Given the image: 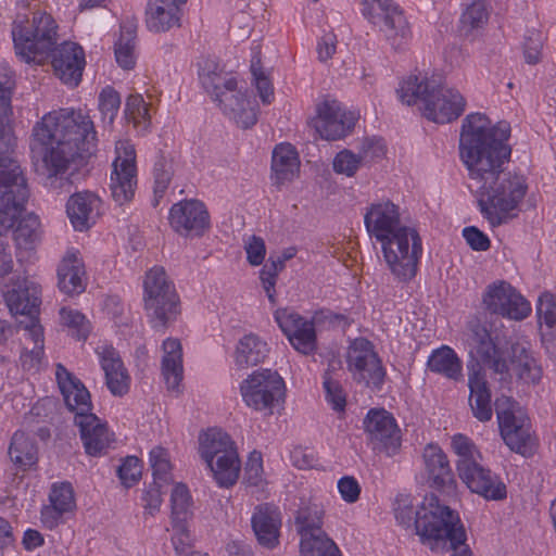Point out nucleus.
Listing matches in <instances>:
<instances>
[{"mask_svg": "<svg viewBox=\"0 0 556 556\" xmlns=\"http://www.w3.org/2000/svg\"><path fill=\"white\" fill-rule=\"evenodd\" d=\"M170 503L173 522H177L182 528V522L187 520L191 505V497L185 484L177 483L174 486Z\"/></svg>", "mask_w": 556, "mask_h": 556, "instance_id": "de8ad7c7", "label": "nucleus"}, {"mask_svg": "<svg viewBox=\"0 0 556 556\" xmlns=\"http://www.w3.org/2000/svg\"><path fill=\"white\" fill-rule=\"evenodd\" d=\"M364 17L383 33L394 50L406 45L410 29L403 12L392 0H362Z\"/></svg>", "mask_w": 556, "mask_h": 556, "instance_id": "4468645a", "label": "nucleus"}, {"mask_svg": "<svg viewBox=\"0 0 556 556\" xmlns=\"http://www.w3.org/2000/svg\"><path fill=\"white\" fill-rule=\"evenodd\" d=\"M250 71L262 102L264 104H269L274 98V89L270 80L262 68L260 51L254 52L251 59Z\"/></svg>", "mask_w": 556, "mask_h": 556, "instance_id": "09e8293b", "label": "nucleus"}, {"mask_svg": "<svg viewBox=\"0 0 556 556\" xmlns=\"http://www.w3.org/2000/svg\"><path fill=\"white\" fill-rule=\"evenodd\" d=\"M101 200L89 191L77 192L67 200L66 213L75 230L89 229L100 215Z\"/></svg>", "mask_w": 556, "mask_h": 556, "instance_id": "473e14b6", "label": "nucleus"}, {"mask_svg": "<svg viewBox=\"0 0 556 556\" xmlns=\"http://www.w3.org/2000/svg\"><path fill=\"white\" fill-rule=\"evenodd\" d=\"M60 317L62 323L72 328L75 331V336L78 340H86L90 326L86 317L78 311L62 307L60 309Z\"/></svg>", "mask_w": 556, "mask_h": 556, "instance_id": "6e6d98bb", "label": "nucleus"}, {"mask_svg": "<svg viewBox=\"0 0 556 556\" xmlns=\"http://www.w3.org/2000/svg\"><path fill=\"white\" fill-rule=\"evenodd\" d=\"M395 518L404 527L414 526L416 534L432 551H453L452 556H472L466 545L465 528L456 511L440 503L435 495L426 496L419 509L397 502Z\"/></svg>", "mask_w": 556, "mask_h": 556, "instance_id": "7ed1b4c3", "label": "nucleus"}, {"mask_svg": "<svg viewBox=\"0 0 556 556\" xmlns=\"http://www.w3.org/2000/svg\"><path fill=\"white\" fill-rule=\"evenodd\" d=\"M463 237L467 244L475 251H486L490 248V239L475 226L465 227Z\"/></svg>", "mask_w": 556, "mask_h": 556, "instance_id": "69168bd1", "label": "nucleus"}, {"mask_svg": "<svg viewBox=\"0 0 556 556\" xmlns=\"http://www.w3.org/2000/svg\"><path fill=\"white\" fill-rule=\"evenodd\" d=\"M355 121V115L346 112L338 101L326 100L318 105L312 126L321 139L338 140L352 129Z\"/></svg>", "mask_w": 556, "mask_h": 556, "instance_id": "4be33fe9", "label": "nucleus"}, {"mask_svg": "<svg viewBox=\"0 0 556 556\" xmlns=\"http://www.w3.org/2000/svg\"><path fill=\"white\" fill-rule=\"evenodd\" d=\"M468 489L486 500L500 501L506 497V486L498 476L484 468L478 459L457 471Z\"/></svg>", "mask_w": 556, "mask_h": 556, "instance_id": "393cba45", "label": "nucleus"}, {"mask_svg": "<svg viewBox=\"0 0 556 556\" xmlns=\"http://www.w3.org/2000/svg\"><path fill=\"white\" fill-rule=\"evenodd\" d=\"M121 106L119 93L108 86L99 94V111L104 124L112 125Z\"/></svg>", "mask_w": 556, "mask_h": 556, "instance_id": "5fc2aeb1", "label": "nucleus"}, {"mask_svg": "<svg viewBox=\"0 0 556 556\" xmlns=\"http://www.w3.org/2000/svg\"><path fill=\"white\" fill-rule=\"evenodd\" d=\"M290 459L293 466L298 467L299 469H309L315 467L317 464L314 452L303 447H294L291 451Z\"/></svg>", "mask_w": 556, "mask_h": 556, "instance_id": "774afa93", "label": "nucleus"}, {"mask_svg": "<svg viewBox=\"0 0 556 556\" xmlns=\"http://www.w3.org/2000/svg\"><path fill=\"white\" fill-rule=\"evenodd\" d=\"M274 318L296 352L311 355L317 351V334L313 320L290 308L276 309Z\"/></svg>", "mask_w": 556, "mask_h": 556, "instance_id": "6ab92c4d", "label": "nucleus"}, {"mask_svg": "<svg viewBox=\"0 0 556 556\" xmlns=\"http://www.w3.org/2000/svg\"><path fill=\"white\" fill-rule=\"evenodd\" d=\"M56 29L55 21L46 12H34L30 20L17 15L12 27L16 54L26 63H43L56 45Z\"/></svg>", "mask_w": 556, "mask_h": 556, "instance_id": "0eeeda50", "label": "nucleus"}, {"mask_svg": "<svg viewBox=\"0 0 556 556\" xmlns=\"http://www.w3.org/2000/svg\"><path fill=\"white\" fill-rule=\"evenodd\" d=\"M377 243L395 280L405 283L416 276L422 255V241L416 228L407 225Z\"/></svg>", "mask_w": 556, "mask_h": 556, "instance_id": "1a4fd4ad", "label": "nucleus"}, {"mask_svg": "<svg viewBox=\"0 0 556 556\" xmlns=\"http://www.w3.org/2000/svg\"><path fill=\"white\" fill-rule=\"evenodd\" d=\"M300 169V160L290 143H281L273 151L271 170L276 185H283L295 178Z\"/></svg>", "mask_w": 556, "mask_h": 556, "instance_id": "e433bc0d", "label": "nucleus"}, {"mask_svg": "<svg viewBox=\"0 0 556 556\" xmlns=\"http://www.w3.org/2000/svg\"><path fill=\"white\" fill-rule=\"evenodd\" d=\"M42 146V161L52 186L72 167L81 165L97 149V132L89 115L80 110L62 109L46 114L33 131Z\"/></svg>", "mask_w": 556, "mask_h": 556, "instance_id": "f03ea898", "label": "nucleus"}, {"mask_svg": "<svg viewBox=\"0 0 556 556\" xmlns=\"http://www.w3.org/2000/svg\"><path fill=\"white\" fill-rule=\"evenodd\" d=\"M162 374L168 390L177 391L182 380V350L177 339L163 342Z\"/></svg>", "mask_w": 556, "mask_h": 556, "instance_id": "4c0bfd02", "label": "nucleus"}, {"mask_svg": "<svg viewBox=\"0 0 556 556\" xmlns=\"http://www.w3.org/2000/svg\"><path fill=\"white\" fill-rule=\"evenodd\" d=\"M55 376L64 403L74 413V422L79 414H92L90 393L84 383L62 364L56 365Z\"/></svg>", "mask_w": 556, "mask_h": 556, "instance_id": "bb28decb", "label": "nucleus"}, {"mask_svg": "<svg viewBox=\"0 0 556 556\" xmlns=\"http://www.w3.org/2000/svg\"><path fill=\"white\" fill-rule=\"evenodd\" d=\"M245 479L251 485H257L262 481L263 458L262 454L253 451L244 467Z\"/></svg>", "mask_w": 556, "mask_h": 556, "instance_id": "680f3d73", "label": "nucleus"}, {"mask_svg": "<svg viewBox=\"0 0 556 556\" xmlns=\"http://www.w3.org/2000/svg\"><path fill=\"white\" fill-rule=\"evenodd\" d=\"M251 523L257 543L262 547L273 549L279 544L281 516L277 507L269 504L256 506Z\"/></svg>", "mask_w": 556, "mask_h": 556, "instance_id": "7c9ffc66", "label": "nucleus"}, {"mask_svg": "<svg viewBox=\"0 0 556 556\" xmlns=\"http://www.w3.org/2000/svg\"><path fill=\"white\" fill-rule=\"evenodd\" d=\"M240 390L247 406L271 414L283 402L286 386L277 371L262 369L243 380Z\"/></svg>", "mask_w": 556, "mask_h": 556, "instance_id": "ddd939ff", "label": "nucleus"}, {"mask_svg": "<svg viewBox=\"0 0 556 556\" xmlns=\"http://www.w3.org/2000/svg\"><path fill=\"white\" fill-rule=\"evenodd\" d=\"M509 136L508 123L492 124L481 113L463 121L459 156L467 170V186L493 227L506 223L528 191L527 178L505 168L511 155Z\"/></svg>", "mask_w": 556, "mask_h": 556, "instance_id": "f257e3e1", "label": "nucleus"}, {"mask_svg": "<svg viewBox=\"0 0 556 556\" xmlns=\"http://www.w3.org/2000/svg\"><path fill=\"white\" fill-rule=\"evenodd\" d=\"M168 220L172 229L182 237H201L211 227L205 204L195 199L175 203L169 210Z\"/></svg>", "mask_w": 556, "mask_h": 556, "instance_id": "aec40b11", "label": "nucleus"}, {"mask_svg": "<svg viewBox=\"0 0 556 556\" xmlns=\"http://www.w3.org/2000/svg\"><path fill=\"white\" fill-rule=\"evenodd\" d=\"M346 363L354 380L365 382L375 389L381 388L386 371L369 340L355 339L349 346Z\"/></svg>", "mask_w": 556, "mask_h": 556, "instance_id": "a211bd4d", "label": "nucleus"}, {"mask_svg": "<svg viewBox=\"0 0 556 556\" xmlns=\"http://www.w3.org/2000/svg\"><path fill=\"white\" fill-rule=\"evenodd\" d=\"M536 315L541 327L544 325L549 334L556 337V296L543 293L536 304Z\"/></svg>", "mask_w": 556, "mask_h": 556, "instance_id": "8fccbe9b", "label": "nucleus"}, {"mask_svg": "<svg viewBox=\"0 0 556 556\" xmlns=\"http://www.w3.org/2000/svg\"><path fill=\"white\" fill-rule=\"evenodd\" d=\"M324 388L326 391V399L331 404L332 408L338 412L343 410L346 402L340 384L330 378H326L324 380Z\"/></svg>", "mask_w": 556, "mask_h": 556, "instance_id": "e2e57ef3", "label": "nucleus"}, {"mask_svg": "<svg viewBox=\"0 0 556 556\" xmlns=\"http://www.w3.org/2000/svg\"><path fill=\"white\" fill-rule=\"evenodd\" d=\"M497 320L484 316H475L467 324L466 342L471 355L470 361H478L500 376V381L508 382L509 367L506 362L505 337L496 327Z\"/></svg>", "mask_w": 556, "mask_h": 556, "instance_id": "423d86ee", "label": "nucleus"}, {"mask_svg": "<svg viewBox=\"0 0 556 556\" xmlns=\"http://www.w3.org/2000/svg\"><path fill=\"white\" fill-rule=\"evenodd\" d=\"M424 470L430 486L446 493L455 489V479L450 463L442 448L428 444L422 452Z\"/></svg>", "mask_w": 556, "mask_h": 556, "instance_id": "cd10ccee", "label": "nucleus"}, {"mask_svg": "<svg viewBox=\"0 0 556 556\" xmlns=\"http://www.w3.org/2000/svg\"><path fill=\"white\" fill-rule=\"evenodd\" d=\"M101 367L105 372L106 386L112 394L122 396L129 389V376L117 351L112 346H102L98 352Z\"/></svg>", "mask_w": 556, "mask_h": 556, "instance_id": "f704fd0d", "label": "nucleus"}, {"mask_svg": "<svg viewBox=\"0 0 556 556\" xmlns=\"http://www.w3.org/2000/svg\"><path fill=\"white\" fill-rule=\"evenodd\" d=\"M26 331L27 338L33 342V348H25L21 354V363L24 369H38L43 358V329L35 320L24 324L20 323Z\"/></svg>", "mask_w": 556, "mask_h": 556, "instance_id": "79ce46f5", "label": "nucleus"}, {"mask_svg": "<svg viewBox=\"0 0 556 556\" xmlns=\"http://www.w3.org/2000/svg\"><path fill=\"white\" fill-rule=\"evenodd\" d=\"M58 287L67 295H76L85 291L86 271L78 250H67L61 260L58 267Z\"/></svg>", "mask_w": 556, "mask_h": 556, "instance_id": "2f4dec72", "label": "nucleus"}, {"mask_svg": "<svg viewBox=\"0 0 556 556\" xmlns=\"http://www.w3.org/2000/svg\"><path fill=\"white\" fill-rule=\"evenodd\" d=\"M75 425L79 429L85 451L90 456H101L106 453L112 443V433L106 425L94 414H79Z\"/></svg>", "mask_w": 556, "mask_h": 556, "instance_id": "c85d7f7f", "label": "nucleus"}, {"mask_svg": "<svg viewBox=\"0 0 556 556\" xmlns=\"http://www.w3.org/2000/svg\"><path fill=\"white\" fill-rule=\"evenodd\" d=\"M325 510L314 502L303 503L295 513L294 526L301 536V556H341L336 543L323 530Z\"/></svg>", "mask_w": 556, "mask_h": 556, "instance_id": "9b49d317", "label": "nucleus"}, {"mask_svg": "<svg viewBox=\"0 0 556 556\" xmlns=\"http://www.w3.org/2000/svg\"><path fill=\"white\" fill-rule=\"evenodd\" d=\"M504 401L510 404L509 407L502 408V400L495 402L501 435L511 451L526 454L531 448L528 419L521 410L514 409L509 397H505Z\"/></svg>", "mask_w": 556, "mask_h": 556, "instance_id": "412c9836", "label": "nucleus"}, {"mask_svg": "<svg viewBox=\"0 0 556 556\" xmlns=\"http://www.w3.org/2000/svg\"><path fill=\"white\" fill-rule=\"evenodd\" d=\"M358 154L364 164L375 162L386 155V143L381 138H365L361 143Z\"/></svg>", "mask_w": 556, "mask_h": 556, "instance_id": "bf43d9fd", "label": "nucleus"}, {"mask_svg": "<svg viewBox=\"0 0 556 556\" xmlns=\"http://www.w3.org/2000/svg\"><path fill=\"white\" fill-rule=\"evenodd\" d=\"M364 225L375 242L407 226L403 220L401 208L390 200L371 203L364 214Z\"/></svg>", "mask_w": 556, "mask_h": 556, "instance_id": "5701e85b", "label": "nucleus"}, {"mask_svg": "<svg viewBox=\"0 0 556 556\" xmlns=\"http://www.w3.org/2000/svg\"><path fill=\"white\" fill-rule=\"evenodd\" d=\"M428 369L446 379L459 381L463 378V362L456 352L442 345L431 352L427 361Z\"/></svg>", "mask_w": 556, "mask_h": 556, "instance_id": "58836bf2", "label": "nucleus"}, {"mask_svg": "<svg viewBox=\"0 0 556 556\" xmlns=\"http://www.w3.org/2000/svg\"><path fill=\"white\" fill-rule=\"evenodd\" d=\"M4 298L13 315H25L28 317L27 323H38L36 315L40 304V288L36 282L29 279L17 281L7 291Z\"/></svg>", "mask_w": 556, "mask_h": 556, "instance_id": "c756f323", "label": "nucleus"}, {"mask_svg": "<svg viewBox=\"0 0 556 556\" xmlns=\"http://www.w3.org/2000/svg\"><path fill=\"white\" fill-rule=\"evenodd\" d=\"M482 305L490 317L522 320L531 313L530 303L507 281L496 280L486 286L482 294Z\"/></svg>", "mask_w": 556, "mask_h": 556, "instance_id": "2eb2a0df", "label": "nucleus"}, {"mask_svg": "<svg viewBox=\"0 0 556 556\" xmlns=\"http://www.w3.org/2000/svg\"><path fill=\"white\" fill-rule=\"evenodd\" d=\"M247 260L252 266H258L263 263L266 254L265 242L261 237L251 236L244 245Z\"/></svg>", "mask_w": 556, "mask_h": 556, "instance_id": "052dcab7", "label": "nucleus"}, {"mask_svg": "<svg viewBox=\"0 0 556 556\" xmlns=\"http://www.w3.org/2000/svg\"><path fill=\"white\" fill-rule=\"evenodd\" d=\"M199 454L220 488H231L239 479L241 462L236 443L220 429L212 428L199 438Z\"/></svg>", "mask_w": 556, "mask_h": 556, "instance_id": "6e6552de", "label": "nucleus"}, {"mask_svg": "<svg viewBox=\"0 0 556 556\" xmlns=\"http://www.w3.org/2000/svg\"><path fill=\"white\" fill-rule=\"evenodd\" d=\"M23 175L26 197L20 205L14 204V198L10 194H3L0 198L4 207H0V236L7 233L17 223L13 231L14 241L17 249L33 250L41 241V225L39 217L34 213H27L22 216L25 203L29 195L26 178Z\"/></svg>", "mask_w": 556, "mask_h": 556, "instance_id": "f8f14e48", "label": "nucleus"}, {"mask_svg": "<svg viewBox=\"0 0 556 556\" xmlns=\"http://www.w3.org/2000/svg\"><path fill=\"white\" fill-rule=\"evenodd\" d=\"M115 152L110 189L113 200L123 205L134 198L137 187L136 151L128 140H119Z\"/></svg>", "mask_w": 556, "mask_h": 556, "instance_id": "f3484780", "label": "nucleus"}, {"mask_svg": "<svg viewBox=\"0 0 556 556\" xmlns=\"http://www.w3.org/2000/svg\"><path fill=\"white\" fill-rule=\"evenodd\" d=\"M397 94L407 105L422 104L424 116L438 124L458 118L466 105L459 91L444 86L438 76L422 79L409 76L401 84Z\"/></svg>", "mask_w": 556, "mask_h": 556, "instance_id": "20e7f679", "label": "nucleus"}, {"mask_svg": "<svg viewBox=\"0 0 556 556\" xmlns=\"http://www.w3.org/2000/svg\"><path fill=\"white\" fill-rule=\"evenodd\" d=\"M161 483L154 481L142 494L144 510L151 516L159 511L162 504Z\"/></svg>", "mask_w": 556, "mask_h": 556, "instance_id": "0e129e2a", "label": "nucleus"}, {"mask_svg": "<svg viewBox=\"0 0 556 556\" xmlns=\"http://www.w3.org/2000/svg\"><path fill=\"white\" fill-rule=\"evenodd\" d=\"M49 498L51 506L43 507L41 519L48 527L53 528L64 513L71 511L75 507L72 484L68 482L53 484Z\"/></svg>", "mask_w": 556, "mask_h": 556, "instance_id": "c9c22d12", "label": "nucleus"}, {"mask_svg": "<svg viewBox=\"0 0 556 556\" xmlns=\"http://www.w3.org/2000/svg\"><path fill=\"white\" fill-rule=\"evenodd\" d=\"M363 424L372 451L388 457L399 454L402 433L391 413L383 408H372L367 413Z\"/></svg>", "mask_w": 556, "mask_h": 556, "instance_id": "dca6fc26", "label": "nucleus"}, {"mask_svg": "<svg viewBox=\"0 0 556 556\" xmlns=\"http://www.w3.org/2000/svg\"><path fill=\"white\" fill-rule=\"evenodd\" d=\"M125 117L131 122L139 131H147L150 126V114L141 94H130L125 104Z\"/></svg>", "mask_w": 556, "mask_h": 556, "instance_id": "a18cd8bd", "label": "nucleus"}, {"mask_svg": "<svg viewBox=\"0 0 556 556\" xmlns=\"http://www.w3.org/2000/svg\"><path fill=\"white\" fill-rule=\"evenodd\" d=\"M136 31L134 22H127L121 26V36L115 43V59L124 70H131L136 64Z\"/></svg>", "mask_w": 556, "mask_h": 556, "instance_id": "37998d69", "label": "nucleus"}, {"mask_svg": "<svg viewBox=\"0 0 556 556\" xmlns=\"http://www.w3.org/2000/svg\"><path fill=\"white\" fill-rule=\"evenodd\" d=\"M173 163L170 160L166 159L164 155H160L155 161L153 168V177H154V198L155 203L157 204L159 199L163 197L165 193L172 177H173Z\"/></svg>", "mask_w": 556, "mask_h": 556, "instance_id": "603ef678", "label": "nucleus"}, {"mask_svg": "<svg viewBox=\"0 0 556 556\" xmlns=\"http://www.w3.org/2000/svg\"><path fill=\"white\" fill-rule=\"evenodd\" d=\"M187 0H149L147 26L155 33H164L180 26L181 7Z\"/></svg>", "mask_w": 556, "mask_h": 556, "instance_id": "72a5a7b5", "label": "nucleus"}, {"mask_svg": "<svg viewBox=\"0 0 556 556\" xmlns=\"http://www.w3.org/2000/svg\"><path fill=\"white\" fill-rule=\"evenodd\" d=\"M267 353V343L257 334L248 333L237 344L235 363L239 368L255 366L265 359Z\"/></svg>", "mask_w": 556, "mask_h": 556, "instance_id": "ea45409f", "label": "nucleus"}, {"mask_svg": "<svg viewBox=\"0 0 556 556\" xmlns=\"http://www.w3.org/2000/svg\"><path fill=\"white\" fill-rule=\"evenodd\" d=\"M143 304L151 326L164 330L180 314L179 296L163 267L147 271L143 280Z\"/></svg>", "mask_w": 556, "mask_h": 556, "instance_id": "9d476101", "label": "nucleus"}, {"mask_svg": "<svg viewBox=\"0 0 556 556\" xmlns=\"http://www.w3.org/2000/svg\"><path fill=\"white\" fill-rule=\"evenodd\" d=\"M489 7L486 0H472L462 14L463 29L470 31L483 27L489 21Z\"/></svg>", "mask_w": 556, "mask_h": 556, "instance_id": "49530a36", "label": "nucleus"}, {"mask_svg": "<svg viewBox=\"0 0 556 556\" xmlns=\"http://www.w3.org/2000/svg\"><path fill=\"white\" fill-rule=\"evenodd\" d=\"M55 75L66 85L76 87L86 64L84 49L76 42L64 41L54 46L50 53Z\"/></svg>", "mask_w": 556, "mask_h": 556, "instance_id": "b1692460", "label": "nucleus"}, {"mask_svg": "<svg viewBox=\"0 0 556 556\" xmlns=\"http://www.w3.org/2000/svg\"><path fill=\"white\" fill-rule=\"evenodd\" d=\"M453 451L458 456L456 468L460 470L462 466L470 465L475 460L481 458L480 452L470 439L463 434H455L452 439Z\"/></svg>", "mask_w": 556, "mask_h": 556, "instance_id": "864d4df0", "label": "nucleus"}, {"mask_svg": "<svg viewBox=\"0 0 556 556\" xmlns=\"http://www.w3.org/2000/svg\"><path fill=\"white\" fill-rule=\"evenodd\" d=\"M199 78L211 99L238 126L250 128L256 124L255 108L251 106L245 94L238 88L235 76L224 72L214 63H206L199 72Z\"/></svg>", "mask_w": 556, "mask_h": 556, "instance_id": "39448f33", "label": "nucleus"}, {"mask_svg": "<svg viewBox=\"0 0 556 556\" xmlns=\"http://www.w3.org/2000/svg\"><path fill=\"white\" fill-rule=\"evenodd\" d=\"M338 490L346 503H355L361 494L359 483L351 476H345L338 481Z\"/></svg>", "mask_w": 556, "mask_h": 556, "instance_id": "338daca9", "label": "nucleus"}, {"mask_svg": "<svg viewBox=\"0 0 556 556\" xmlns=\"http://www.w3.org/2000/svg\"><path fill=\"white\" fill-rule=\"evenodd\" d=\"M11 462L21 470L31 468L38 460V450L34 439L23 431H16L9 446Z\"/></svg>", "mask_w": 556, "mask_h": 556, "instance_id": "a19ab883", "label": "nucleus"}, {"mask_svg": "<svg viewBox=\"0 0 556 556\" xmlns=\"http://www.w3.org/2000/svg\"><path fill=\"white\" fill-rule=\"evenodd\" d=\"M363 164L364 163L359 157V154H355L351 150L345 149L336 155L332 166L337 174L353 177Z\"/></svg>", "mask_w": 556, "mask_h": 556, "instance_id": "4d7b16f0", "label": "nucleus"}, {"mask_svg": "<svg viewBox=\"0 0 556 556\" xmlns=\"http://www.w3.org/2000/svg\"><path fill=\"white\" fill-rule=\"evenodd\" d=\"M513 353L511 370L514 374L526 383H536L542 375L536 359L521 346H514Z\"/></svg>", "mask_w": 556, "mask_h": 556, "instance_id": "c03bdc74", "label": "nucleus"}, {"mask_svg": "<svg viewBox=\"0 0 556 556\" xmlns=\"http://www.w3.org/2000/svg\"><path fill=\"white\" fill-rule=\"evenodd\" d=\"M469 405L473 416L482 422L492 418L491 391L483 366L478 361L467 363Z\"/></svg>", "mask_w": 556, "mask_h": 556, "instance_id": "a878e982", "label": "nucleus"}, {"mask_svg": "<svg viewBox=\"0 0 556 556\" xmlns=\"http://www.w3.org/2000/svg\"><path fill=\"white\" fill-rule=\"evenodd\" d=\"M117 475L125 486H132L141 477L140 459L136 456H127L118 466Z\"/></svg>", "mask_w": 556, "mask_h": 556, "instance_id": "13d9d810", "label": "nucleus"}, {"mask_svg": "<svg viewBox=\"0 0 556 556\" xmlns=\"http://www.w3.org/2000/svg\"><path fill=\"white\" fill-rule=\"evenodd\" d=\"M149 462L154 481L168 483L170 481L172 465L167 450L161 446L153 447L149 454Z\"/></svg>", "mask_w": 556, "mask_h": 556, "instance_id": "3c124183", "label": "nucleus"}]
</instances>
